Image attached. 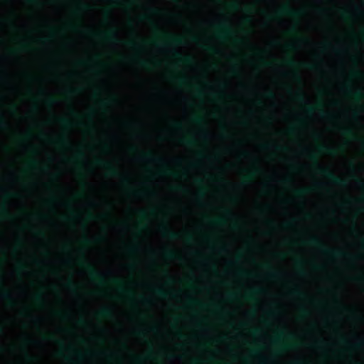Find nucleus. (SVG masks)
Here are the masks:
<instances>
[{"instance_id": "nucleus-2", "label": "nucleus", "mask_w": 364, "mask_h": 364, "mask_svg": "<svg viewBox=\"0 0 364 364\" xmlns=\"http://www.w3.org/2000/svg\"><path fill=\"white\" fill-rule=\"evenodd\" d=\"M309 242L311 245H313L314 246H317V247H322V250L324 253L326 254H328V255H333V257H343L346 255V254L343 252V251H341V250H329V249H327V248H324L323 247V246L321 245V243L320 242V240L316 237H311L309 240Z\"/></svg>"}, {"instance_id": "nucleus-50", "label": "nucleus", "mask_w": 364, "mask_h": 364, "mask_svg": "<svg viewBox=\"0 0 364 364\" xmlns=\"http://www.w3.org/2000/svg\"><path fill=\"white\" fill-rule=\"evenodd\" d=\"M275 147L277 150H281L282 149H284V147L281 146H276Z\"/></svg>"}, {"instance_id": "nucleus-36", "label": "nucleus", "mask_w": 364, "mask_h": 364, "mask_svg": "<svg viewBox=\"0 0 364 364\" xmlns=\"http://www.w3.org/2000/svg\"><path fill=\"white\" fill-rule=\"evenodd\" d=\"M363 342H362V341H360L359 343H356V344L355 345V348H360V347H361V346H363Z\"/></svg>"}, {"instance_id": "nucleus-30", "label": "nucleus", "mask_w": 364, "mask_h": 364, "mask_svg": "<svg viewBox=\"0 0 364 364\" xmlns=\"http://www.w3.org/2000/svg\"><path fill=\"white\" fill-rule=\"evenodd\" d=\"M307 191V189H301V190H299L297 191V193L299 195V196H303L304 193H306Z\"/></svg>"}, {"instance_id": "nucleus-42", "label": "nucleus", "mask_w": 364, "mask_h": 364, "mask_svg": "<svg viewBox=\"0 0 364 364\" xmlns=\"http://www.w3.org/2000/svg\"><path fill=\"white\" fill-rule=\"evenodd\" d=\"M174 55H175V56H176V57H177V58H180V59H182L181 55V54H180L179 53L176 52V53H174Z\"/></svg>"}, {"instance_id": "nucleus-11", "label": "nucleus", "mask_w": 364, "mask_h": 364, "mask_svg": "<svg viewBox=\"0 0 364 364\" xmlns=\"http://www.w3.org/2000/svg\"><path fill=\"white\" fill-rule=\"evenodd\" d=\"M164 255L168 259H174L176 258V253L172 250H166L164 252Z\"/></svg>"}, {"instance_id": "nucleus-21", "label": "nucleus", "mask_w": 364, "mask_h": 364, "mask_svg": "<svg viewBox=\"0 0 364 364\" xmlns=\"http://www.w3.org/2000/svg\"><path fill=\"white\" fill-rule=\"evenodd\" d=\"M67 287L69 288L70 289H71L72 291H76V289H75V284L73 282L71 281H69L67 284Z\"/></svg>"}, {"instance_id": "nucleus-59", "label": "nucleus", "mask_w": 364, "mask_h": 364, "mask_svg": "<svg viewBox=\"0 0 364 364\" xmlns=\"http://www.w3.org/2000/svg\"><path fill=\"white\" fill-rule=\"evenodd\" d=\"M342 341L344 343H348L346 339H342Z\"/></svg>"}, {"instance_id": "nucleus-18", "label": "nucleus", "mask_w": 364, "mask_h": 364, "mask_svg": "<svg viewBox=\"0 0 364 364\" xmlns=\"http://www.w3.org/2000/svg\"><path fill=\"white\" fill-rule=\"evenodd\" d=\"M227 298L228 300H235L237 298V294L236 293L230 292L227 294Z\"/></svg>"}, {"instance_id": "nucleus-16", "label": "nucleus", "mask_w": 364, "mask_h": 364, "mask_svg": "<svg viewBox=\"0 0 364 364\" xmlns=\"http://www.w3.org/2000/svg\"><path fill=\"white\" fill-rule=\"evenodd\" d=\"M319 149L321 151H326L330 154H332L333 151V149L332 148L327 146H320Z\"/></svg>"}, {"instance_id": "nucleus-20", "label": "nucleus", "mask_w": 364, "mask_h": 364, "mask_svg": "<svg viewBox=\"0 0 364 364\" xmlns=\"http://www.w3.org/2000/svg\"><path fill=\"white\" fill-rule=\"evenodd\" d=\"M353 96L355 99L360 100L363 97V94L360 90H356L353 92Z\"/></svg>"}, {"instance_id": "nucleus-27", "label": "nucleus", "mask_w": 364, "mask_h": 364, "mask_svg": "<svg viewBox=\"0 0 364 364\" xmlns=\"http://www.w3.org/2000/svg\"><path fill=\"white\" fill-rule=\"evenodd\" d=\"M55 100L53 99V98H49L48 100H47V103L48 105H53L55 103Z\"/></svg>"}, {"instance_id": "nucleus-9", "label": "nucleus", "mask_w": 364, "mask_h": 364, "mask_svg": "<svg viewBox=\"0 0 364 364\" xmlns=\"http://www.w3.org/2000/svg\"><path fill=\"white\" fill-rule=\"evenodd\" d=\"M97 162L100 164H103L110 171V174L112 176H115L118 175L117 171L112 166H111L109 164L104 163L103 161H100V160L97 161Z\"/></svg>"}, {"instance_id": "nucleus-25", "label": "nucleus", "mask_w": 364, "mask_h": 364, "mask_svg": "<svg viewBox=\"0 0 364 364\" xmlns=\"http://www.w3.org/2000/svg\"><path fill=\"white\" fill-rule=\"evenodd\" d=\"M252 176H247L245 177L244 180L242 181V183L247 184V183L250 182L252 181Z\"/></svg>"}, {"instance_id": "nucleus-15", "label": "nucleus", "mask_w": 364, "mask_h": 364, "mask_svg": "<svg viewBox=\"0 0 364 364\" xmlns=\"http://www.w3.org/2000/svg\"><path fill=\"white\" fill-rule=\"evenodd\" d=\"M296 97L299 101L303 102L304 100L305 95L303 92H299L296 93Z\"/></svg>"}, {"instance_id": "nucleus-44", "label": "nucleus", "mask_w": 364, "mask_h": 364, "mask_svg": "<svg viewBox=\"0 0 364 364\" xmlns=\"http://www.w3.org/2000/svg\"><path fill=\"white\" fill-rule=\"evenodd\" d=\"M139 213L142 217H144L146 215L144 210H139Z\"/></svg>"}, {"instance_id": "nucleus-29", "label": "nucleus", "mask_w": 364, "mask_h": 364, "mask_svg": "<svg viewBox=\"0 0 364 364\" xmlns=\"http://www.w3.org/2000/svg\"><path fill=\"white\" fill-rule=\"evenodd\" d=\"M193 119L196 123H200L203 121L202 117L199 116L195 117Z\"/></svg>"}, {"instance_id": "nucleus-51", "label": "nucleus", "mask_w": 364, "mask_h": 364, "mask_svg": "<svg viewBox=\"0 0 364 364\" xmlns=\"http://www.w3.org/2000/svg\"><path fill=\"white\" fill-rule=\"evenodd\" d=\"M77 355L80 358L82 357V354L80 352H77Z\"/></svg>"}, {"instance_id": "nucleus-54", "label": "nucleus", "mask_w": 364, "mask_h": 364, "mask_svg": "<svg viewBox=\"0 0 364 364\" xmlns=\"http://www.w3.org/2000/svg\"><path fill=\"white\" fill-rule=\"evenodd\" d=\"M198 95H202V94H203V91H202L201 90L198 89Z\"/></svg>"}, {"instance_id": "nucleus-37", "label": "nucleus", "mask_w": 364, "mask_h": 364, "mask_svg": "<svg viewBox=\"0 0 364 364\" xmlns=\"http://www.w3.org/2000/svg\"><path fill=\"white\" fill-rule=\"evenodd\" d=\"M346 90H347L349 93H351V92H352V89H351L350 86H349V85H346Z\"/></svg>"}, {"instance_id": "nucleus-5", "label": "nucleus", "mask_w": 364, "mask_h": 364, "mask_svg": "<svg viewBox=\"0 0 364 364\" xmlns=\"http://www.w3.org/2000/svg\"><path fill=\"white\" fill-rule=\"evenodd\" d=\"M88 269L90 275L93 279H97L101 283L104 282V277L102 274L96 271L90 266L88 267Z\"/></svg>"}, {"instance_id": "nucleus-23", "label": "nucleus", "mask_w": 364, "mask_h": 364, "mask_svg": "<svg viewBox=\"0 0 364 364\" xmlns=\"http://www.w3.org/2000/svg\"><path fill=\"white\" fill-rule=\"evenodd\" d=\"M263 292H264V289L262 288H257V289H254L252 290V294H260Z\"/></svg>"}, {"instance_id": "nucleus-28", "label": "nucleus", "mask_w": 364, "mask_h": 364, "mask_svg": "<svg viewBox=\"0 0 364 364\" xmlns=\"http://www.w3.org/2000/svg\"><path fill=\"white\" fill-rule=\"evenodd\" d=\"M35 299L36 301H40L43 300V296L41 294H38L35 296Z\"/></svg>"}, {"instance_id": "nucleus-48", "label": "nucleus", "mask_w": 364, "mask_h": 364, "mask_svg": "<svg viewBox=\"0 0 364 364\" xmlns=\"http://www.w3.org/2000/svg\"><path fill=\"white\" fill-rule=\"evenodd\" d=\"M141 65L142 66L145 67V66H146L147 63H146V61H141Z\"/></svg>"}, {"instance_id": "nucleus-17", "label": "nucleus", "mask_w": 364, "mask_h": 364, "mask_svg": "<svg viewBox=\"0 0 364 364\" xmlns=\"http://www.w3.org/2000/svg\"><path fill=\"white\" fill-rule=\"evenodd\" d=\"M144 158L150 159L151 161H161V159L159 158H155L151 154H146L143 156Z\"/></svg>"}, {"instance_id": "nucleus-55", "label": "nucleus", "mask_w": 364, "mask_h": 364, "mask_svg": "<svg viewBox=\"0 0 364 364\" xmlns=\"http://www.w3.org/2000/svg\"><path fill=\"white\" fill-rule=\"evenodd\" d=\"M75 91H77V90H73V89H72V90H69V92H70V93H73V92H75Z\"/></svg>"}, {"instance_id": "nucleus-10", "label": "nucleus", "mask_w": 364, "mask_h": 364, "mask_svg": "<svg viewBox=\"0 0 364 364\" xmlns=\"http://www.w3.org/2000/svg\"><path fill=\"white\" fill-rule=\"evenodd\" d=\"M106 38L113 43L118 42V38H117V34L115 31H112L106 34Z\"/></svg>"}, {"instance_id": "nucleus-63", "label": "nucleus", "mask_w": 364, "mask_h": 364, "mask_svg": "<svg viewBox=\"0 0 364 364\" xmlns=\"http://www.w3.org/2000/svg\"><path fill=\"white\" fill-rule=\"evenodd\" d=\"M176 125L177 127H181V124H179V123L176 124Z\"/></svg>"}, {"instance_id": "nucleus-57", "label": "nucleus", "mask_w": 364, "mask_h": 364, "mask_svg": "<svg viewBox=\"0 0 364 364\" xmlns=\"http://www.w3.org/2000/svg\"><path fill=\"white\" fill-rule=\"evenodd\" d=\"M262 147H263V148H264V149H266V148H267V147H268V145H267V144H264V145L262 146Z\"/></svg>"}, {"instance_id": "nucleus-52", "label": "nucleus", "mask_w": 364, "mask_h": 364, "mask_svg": "<svg viewBox=\"0 0 364 364\" xmlns=\"http://www.w3.org/2000/svg\"><path fill=\"white\" fill-rule=\"evenodd\" d=\"M302 363H303V362L301 360H297V361L294 362V364H302Z\"/></svg>"}, {"instance_id": "nucleus-43", "label": "nucleus", "mask_w": 364, "mask_h": 364, "mask_svg": "<svg viewBox=\"0 0 364 364\" xmlns=\"http://www.w3.org/2000/svg\"><path fill=\"white\" fill-rule=\"evenodd\" d=\"M215 223H218V224H220L222 222H223V220L222 219H217L214 221Z\"/></svg>"}, {"instance_id": "nucleus-26", "label": "nucleus", "mask_w": 364, "mask_h": 364, "mask_svg": "<svg viewBox=\"0 0 364 364\" xmlns=\"http://www.w3.org/2000/svg\"><path fill=\"white\" fill-rule=\"evenodd\" d=\"M267 97L268 98L273 99V98L275 97V95H274V93L273 92L269 91V92H267Z\"/></svg>"}, {"instance_id": "nucleus-12", "label": "nucleus", "mask_w": 364, "mask_h": 364, "mask_svg": "<svg viewBox=\"0 0 364 364\" xmlns=\"http://www.w3.org/2000/svg\"><path fill=\"white\" fill-rule=\"evenodd\" d=\"M172 43L175 46H181L183 43V41L181 38L174 37L172 38Z\"/></svg>"}, {"instance_id": "nucleus-58", "label": "nucleus", "mask_w": 364, "mask_h": 364, "mask_svg": "<svg viewBox=\"0 0 364 364\" xmlns=\"http://www.w3.org/2000/svg\"><path fill=\"white\" fill-rule=\"evenodd\" d=\"M220 250H221L222 251H225V250H226V248H225V247H221V248H220Z\"/></svg>"}, {"instance_id": "nucleus-35", "label": "nucleus", "mask_w": 364, "mask_h": 364, "mask_svg": "<svg viewBox=\"0 0 364 364\" xmlns=\"http://www.w3.org/2000/svg\"><path fill=\"white\" fill-rule=\"evenodd\" d=\"M319 113H320L321 116H322V117L327 116V114L323 109H321Z\"/></svg>"}, {"instance_id": "nucleus-13", "label": "nucleus", "mask_w": 364, "mask_h": 364, "mask_svg": "<svg viewBox=\"0 0 364 364\" xmlns=\"http://www.w3.org/2000/svg\"><path fill=\"white\" fill-rule=\"evenodd\" d=\"M284 336V332L283 331H281L274 339H273V342L274 343H278L279 342H280Z\"/></svg>"}, {"instance_id": "nucleus-40", "label": "nucleus", "mask_w": 364, "mask_h": 364, "mask_svg": "<svg viewBox=\"0 0 364 364\" xmlns=\"http://www.w3.org/2000/svg\"><path fill=\"white\" fill-rule=\"evenodd\" d=\"M240 274L242 275V276H247V275H248L247 272H245V271L240 272Z\"/></svg>"}, {"instance_id": "nucleus-34", "label": "nucleus", "mask_w": 364, "mask_h": 364, "mask_svg": "<svg viewBox=\"0 0 364 364\" xmlns=\"http://www.w3.org/2000/svg\"><path fill=\"white\" fill-rule=\"evenodd\" d=\"M259 333H260V331H259V330H258V329L254 330V331H252V334H253L254 336H257V335H258Z\"/></svg>"}, {"instance_id": "nucleus-19", "label": "nucleus", "mask_w": 364, "mask_h": 364, "mask_svg": "<svg viewBox=\"0 0 364 364\" xmlns=\"http://www.w3.org/2000/svg\"><path fill=\"white\" fill-rule=\"evenodd\" d=\"M60 122L65 127H70L71 125L70 122L65 118H61Z\"/></svg>"}, {"instance_id": "nucleus-7", "label": "nucleus", "mask_w": 364, "mask_h": 364, "mask_svg": "<svg viewBox=\"0 0 364 364\" xmlns=\"http://www.w3.org/2000/svg\"><path fill=\"white\" fill-rule=\"evenodd\" d=\"M1 296L6 301L11 304L13 303V297L11 292L9 290L4 289L1 293Z\"/></svg>"}, {"instance_id": "nucleus-60", "label": "nucleus", "mask_w": 364, "mask_h": 364, "mask_svg": "<svg viewBox=\"0 0 364 364\" xmlns=\"http://www.w3.org/2000/svg\"><path fill=\"white\" fill-rule=\"evenodd\" d=\"M143 301L146 303L149 302V301L148 299H143Z\"/></svg>"}, {"instance_id": "nucleus-24", "label": "nucleus", "mask_w": 364, "mask_h": 364, "mask_svg": "<svg viewBox=\"0 0 364 364\" xmlns=\"http://www.w3.org/2000/svg\"><path fill=\"white\" fill-rule=\"evenodd\" d=\"M269 275L271 278H277L279 277V273L277 272H274V271H271L269 273Z\"/></svg>"}, {"instance_id": "nucleus-22", "label": "nucleus", "mask_w": 364, "mask_h": 364, "mask_svg": "<svg viewBox=\"0 0 364 364\" xmlns=\"http://www.w3.org/2000/svg\"><path fill=\"white\" fill-rule=\"evenodd\" d=\"M291 294H292L293 295L299 296L303 295V294L297 289H294L293 290H291Z\"/></svg>"}, {"instance_id": "nucleus-38", "label": "nucleus", "mask_w": 364, "mask_h": 364, "mask_svg": "<svg viewBox=\"0 0 364 364\" xmlns=\"http://www.w3.org/2000/svg\"><path fill=\"white\" fill-rule=\"evenodd\" d=\"M310 69L311 70H314L317 68V66L316 65H309L308 66Z\"/></svg>"}, {"instance_id": "nucleus-62", "label": "nucleus", "mask_w": 364, "mask_h": 364, "mask_svg": "<svg viewBox=\"0 0 364 364\" xmlns=\"http://www.w3.org/2000/svg\"><path fill=\"white\" fill-rule=\"evenodd\" d=\"M252 353H253V354H257V350H252Z\"/></svg>"}, {"instance_id": "nucleus-45", "label": "nucleus", "mask_w": 364, "mask_h": 364, "mask_svg": "<svg viewBox=\"0 0 364 364\" xmlns=\"http://www.w3.org/2000/svg\"><path fill=\"white\" fill-rule=\"evenodd\" d=\"M288 63H289V65H294V61L293 60H289L288 61Z\"/></svg>"}, {"instance_id": "nucleus-14", "label": "nucleus", "mask_w": 364, "mask_h": 364, "mask_svg": "<svg viewBox=\"0 0 364 364\" xmlns=\"http://www.w3.org/2000/svg\"><path fill=\"white\" fill-rule=\"evenodd\" d=\"M282 11H284V13L286 14H291V15H294V14H296L297 13L291 9H290L289 7L287 6H284L283 7L282 9Z\"/></svg>"}, {"instance_id": "nucleus-49", "label": "nucleus", "mask_w": 364, "mask_h": 364, "mask_svg": "<svg viewBox=\"0 0 364 364\" xmlns=\"http://www.w3.org/2000/svg\"><path fill=\"white\" fill-rule=\"evenodd\" d=\"M199 195L200 197H203L205 196V192L204 191H200L199 192Z\"/></svg>"}, {"instance_id": "nucleus-32", "label": "nucleus", "mask_w": 364, "mask_h": 364, "mask_svg": "<svg viewBox=\"0 0 364 364\" xmlns=\"http://www.w3.org/2000/svg\"><path fill=\"white\" fill-rule=\"evenodd\" d=\"M193 142H194V141L193 139H188V140L185 141V143L187 145H192V144H193Z\"/></svg>"}, {"instance_id": "nucleus-64", "label": "nucleus", "mask_w": 364, "mask_h": 364, "mask_svg": "<svg viewBox=\"0 0 364 364\" xmlns=\"http://www.w3.org/2000/svg\"><path fill=\"white\" fill-rule=\"evenodd\" d=\"M295 76L298 78V79H300L299 75L297 73L295 74Z\"/></svg>"}, {"instance_id": "nucleus-53", "label": "nucleus", "mask_w": 364, "mask_h": 364, "mask_svg": "<svg viewBox=\"0 0 364 364\" xmlns=\"http://www.w3.org/2000/svg\"><path fill=\"white\" fill-rule=\"evenodd\" d=\"M299 274H301V275H304L305 274V272L303 269H301L299 271Z\"/></svg>"}, {"instance_id": "nucleus-4", "label": "nucleus", "mask_w": 364, "mask_h": 364, "mask_svg": "<svg viewBox=\"0 0 364 364\" xmlns=\"http://www.w3.org/2000/svg\"><path fill=\"white\" fill-rule=\"evenodd\" d=\"M161 230L164 237H168L172 240L177 239L178 237V235L176 232L169 230L166 225L161 226Z\"/></svg>"}, {"instance_id": "nucleus-1", "label": "nucleus", "mask_w": 364, "mask_h": 364, "mask_svg": "<svg viewBox=\"0 0 364 364\" xmlns=\"http://www.w3.org/2000/svg\"><path fill=\"white\" fill-rule=\"evenodd\" d=\"M319 171L323 176L331 180L333 183L336 185L341 186H346L347 185L346 181L335 176V174L327 168L319 167Z\"/></svg>"}, {"instance_id": "nucleus-39", "label": "nucleus", "mask_w": 364, "mask_h": 364, "mask_svg": "<svg viewBox=\"0 0 364 364\" xmlns=\"http://www.w3.org/2000/svg\"><path fill=\"white\" fill-rule=\"evenodd\" d=\"M183 60L186 62V63H191V60L189 57H187V58H183Z\"/></svg>"}, {"instance_id": "nucleus-8", "label": "nucleus", "mask_w": 364, "mask_h": 364, "mask_svg": "<svg viewBox=\"0 0 364 364\" xmlns=\"http://www.w3.org/2000/svg\"><path fill=\"white\" fill-rule=\"evenodd\" d=\"M154 292L155 294L161 297V298H163V299H166L167 298L168 294L167 291H166L164 289H161V288H157V289H154Z\"/></svg>"}, {"instance_id": "nucleus-3", "label": "nucleus", "mask_w": 364, "mask_h": 364, "mask_svg": "<svg viewBox=\"0 0 364 364\" xmlns=\"http://www.w3.org/2000/svg\"><path fill=\"white\" fill-rule=\"evenodd\" d=\"M218 31L217 33V37L219 39L224 40L228 37H230L232 34V31L230 26L226 22L220 23L218 26Z\"/></svg>"}, {"instance_id": "nucleus-33", "label": "nucleus", "mask_w": 364, "mask_h": 364, "mask_svg": "<svg viewBox=\"0 0 364 364\" xmlns=\"http://www.w3.org/2000/svg\"><path fill=\"white\" fill-rule=\"evenodd\" d=\"M1 125H2L3 127L6 128V127H8L9 124H8V122L6 121L2 120L1 121Z\"/></svg>"}, {"instance_id": "nucleus-6", "label": "nucleus", "mask_w": 364, "mask_h": 364, "mask_svg": "<svg viewBox=\"0 0 364 364\" xmlns=\"http://www.w3.org/2000/svg\"><path fill=\"white\" fill-rule=\"evenodd\" d=\"M98 315L102 317H109L112 315V310L109 307L104 306L98 311Z\"/></svg>"}, {"instance_id": "nucleus-31", "label": "nucleus", "mask_w": 364, "mask_h": 364, "mask_svg": "<svg viewBox=\"0 0 364 364\" xmlns=\"http://www.w3.org/2000/svg\"><path fill=\"white\" fill-rule=\"evenodd\" d=\"M306 110H307L308 113L313 114L314 110H315V109L313 107H308Z\"/></svg>"}, {"instance_id": "nucleus-47", "label": "nucleus", "mask_w": 364, "mask_h": 364, "mask_svg": "<svg viewBox=\"0 0 364 364\" xmlns=\"http://www.w3.org/2000/svg\"><path fill=\"white\" fill-rule=\"evenodd\" d=\"M345 134H352V132L350 129H346Z\"/></svg>"}, {"instance_id": "nucleus-56", "label": "nucleus", "mask_w": 364, "mask_h": 364, "mask_svg": "<svg viewBox=\"0 0 364 364\" xmlns=\"http://www.w3.org/2000/svg\"><path fill=\"white\" fill-rule=\"evenodd\" d=\"M353 116L354 117H358V112H353Z\"/></svg>"}, {"instance_id": "nucleus-41", "label": "nucleus", "mask_w": 364, "mask_h": 364, "mask_svg": "<svg viewBox=\"0 0 364 364\" xmlns=\"http://www.w3.org/2000/svg\"><path fill=\"white\" fill-rule=\"evenodd\" d=\"M136 250V247H134L129 248V251L130 252H135Z\"/></svg>"}, {"instance_id": "nucleus-61", "label": "nucleus", "mask_w": 364, "mask_h": 364, "mask_svg": "<svg viewBox=\"0 0 364 364\" xmlns=\"http://www.w3.org/2000/svg\"><path fill=\"white\" fill-rule=\"evenodd\" d=\"M79 155H80V156H84V154H83V153H82V152H79Z\"/></svg>"}, {"instance_id": "nucleus-46", "label": "nucleus", "mask_w": 364, "mask_h": 364, "mask_svg": "<svg viewBox=\"0 0 364 364\" xmlns=\"http://www.w3.org/2000/svg\"><path fill=\"white\" fill-rule=\"evenodd\" d=\"M1 207L2 210H4V213L7 214V211L6 210L5 206L4 205H1Z\"/></svg>"}]
</instances>
